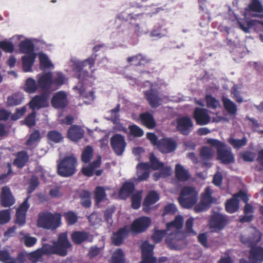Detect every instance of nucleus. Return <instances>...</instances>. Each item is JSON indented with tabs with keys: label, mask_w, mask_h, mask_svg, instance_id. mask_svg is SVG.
<instances>
[{
	"label": "nucleus",
	"mask_w": 263,
	"mask_h": 263,
	"mask_svg": "<svg viewBox=\"0 0 263 263\" xmlns=\"http://www.w3.org/2000/svg\"><path fill=\"white\" fill-rule=\"evenodd\" d=\"M124 254L121 249H117L112 254L110 263H125Z\"/></svg>",
	"instance_id": "obj_47"
},
{
	"label": "nucleus",
	"mask_w": 263,
	"mask_h": 263,
	"mask_svg": "<svg viewBox=\"0 0 263 263\" xmlns=\"http://www.w3.org/2000/svg\"><path fill=\"white\" fill-rule=\"evenodd\" d=\"M93 155V149L91 146H87L83 150L81 160L85 163H88L91 160Z\"/></svg>",
	"instance_id": "obj_51"
},
{
	"label": "nucleus",
	"mask_w": 263,
	"mask_h": 263,
	"mask_svg": "<svg viewBox=\"0 0 263 263\" xmlns=\"http://www.w3.org/2000/svg\"><path fill=\"white\" fill-rule=\"evenodd\" d=\"M177 143L170 138H162L159 140L158 149L163 154H168L174 152L177 148Z\"/></svg>",
	"instance_id": "obj_16"
},
{
	"label": "nucleus",
	"mask_w": 263,
	"mask_h": 263,
	"mask_svg": "<svg viewBox=\"0 0 263 263\" xmlns=\"http://www.w3.org/2000/svg\"><path fill=\"white\" fill-rule=\"evenodd\" d=\"M167 231V230H155L152 236V239L155 243L160 242L166 235Z\"/></svg>",
	"instance_id": "obj_55"
},
{
	"label": "nucleus",
	"mask_w": 263,
	"mask_h": 263,
	"mask_svg": "<svg viewBox=\"0 0 263 263\" xmlns=\"http://www.w3.org/2000/svg\"><path fill=\"white\" fill-rule=\"evenodd\" d=\"M38 87L36 81L32 78H28L26 80L24 89L26 92L31 93L36 92Z\"/></svg>",
	"instance_id": "obj_42"
},
{
	"label": "nucleus",
	"mask_w": 263,
	"mask_h": 263,
	"mask_svg": "<svg viewBox=\"0 0 263 263\" xmlns=\"http://www.w3.org/2000/svg\"><path fill=\"white\" fill-rule=\"evenodd\" d=\"M15 203V199L8 186L3 187L1 191V206L10 207Z\"/></svg>",
	"instance_id": "obj_24"
},
{
	"label": "nucleus",
	"mask_w": 263,
	"mask_h": 263,
	"mask_svg": "<svg viewBox=\"0 0 263 263\" xmlns=\"http://www.w3.org/2000/svg\"><path fill=\"white\" fill-rule=\"evenodd\" d=\"M228 142L234 148L239 149L247 144V139L245 136L241 139H237L233 137H230L228 139Z\"/></svg>",
	"instance_id": "obj_45"
},
{
	"label": "nucleus",
	"mask_w": 263,
	"mask_h": 263,
	"mask_svg": "<svg viewBox=\"0 0 263 263\" xmlns=\"http://www.w3.org/2000/svg\"><path fill=\"white\" fill-rule=\"evenodd\" d=\"M25 246L27 247H31L37 242V238L30 236L29 234H25L22 238Z\"/></svg>",
	"instance_id": "obj_56"
},
{
	"label": "nucleus",
	"mask_w": 263,
	"mask_h": 263,
	"mask_svg": "<svg viewBox=\"0 0 263 263\" xmlns=\"http://www.w3.org/2000/svg\"><path fill=\"white\" fill-rule=\"evenodd\" d=\"M80 196L82 205L85 208H89L91 204L90 193L87 191H83Z\"/></svg>",
	"instance_id": "obj_48"
},
{
	"label": "nucleus",
	"mask_w": 263,
	"mask_h": 263,
	"mask_svg": "<svg viewBox=\"0 0 263 263\" xmlns=\"http://www.w3.org/2000/svg\"><path fill=\"white\" fill-rule=\"evenodd\" d=\"M96 57L97 55L95 54L88 58L84 61L74 64L73 70L77 73V77L79 80L80 83L82 85L85 84V81L88 80L89 78L88 72L86 70L84 69V67L88 64L89 65V69L92 68L95 65Z\"/></svg>",
	"instance_id": "obj_7"
},
{
	"label": "nucleus",
	"mask_w": 263,
	"mask_h": 263,
	"mask_svg": "<svg viewBox=\"0 0 263 263\" xmlns=\"http://www.w3.org/2000/svg\"><path fill=\"white\" fill-rule=\"evenodd\" d=\"M135 190V184L131 182H124L119 191V196L122 199L129 197Z\"/></svg>",
	"instance_id": "obj_34"
},
{
	"label": "nucleus",
	"mask_w": 263,
	"mask_h": 263,
	"mask_svg": "<svg viewBox=\"0 0 263 263\" xmlns=\"http://www.w3.org/2000/svg\"><path fill=\"white\" fill-rule=\"evenodd\" d=\"M227 222V219L223 215L216 213L211 216L210 223L212 228L221 230L226 225Z\"/></svg>",
	"instance_id": "obj_25"
},
{
	"label": "nucleus",
	"mask_w": 263,
	"mask_h": 263,
	"mask_svg": "<svg viewBox=\"0 0 263 263\" xmlns=\"http://www.w3.org/2000/svg\"><path fill=\"white\" fill-rule=\"evenodd\" d=\"M144 96L152 108H157L162 104V99L159 91L156 89L151 88L145 91Z\"/></svg>",
	"instance_id": "obj_12"
},
{
	"label": "nucleus",
	"mask_w": 263,
	"mask_h": 263,
	"mask_svg": "<svg viewBox=\"0 0 263 263\" xmlns=\"http://www.w3.org/2000/svg\"><path fill=\"white\" fill-rule=\"evenodd\" d=\"M41 138L40 132L39 130H34L29 135V138L26 140L25 144L27 146H31L40 141Z\"/></svg>",
	"instance_id": "obj_46"
},
{
	"label": "nucleus",
	"mask_w": 263,
	"mask_h": 263,
	"mask_svg": "<svg viewBox=\"0 0 263 263\" xmlns=\"http://www.w3.org/2000/svg\"><path fill=\"white\" fill-rule=\"evenodd\" d=\"M26 256L23 252H20L15 258L12 257L8 252L1 251V261L3 263H25Z\"/></svg>",
	"instance_id": "obj_22"
},
{
	"label": "nucleus",
	"mask_w": 263,
	"mask_h": 263,
	"mask_svg": "<svg viewBox=\"0 0 263 263\" xmlns=\"http://www.w3.org/2000/svg\"><path fill=\"white\" fill-rule=\"evenodd\" d=\"M230 92L231 97L233 98L236 102L241 103L243 101V98L241 96L240 91L238 90L237 86H234L231 88Z\"/></svg>",
	"instance_id": "obj_57"
},
{
	"label": "nucleus",
	"mask_w": 263,
	"mask_h": 263,
	"mask_svg": "<svg viewBox=\"0 0 263 263\" xmlns=\"http://www.w3.org/2000/svg\"><path fill=\"white\" fill-rule=\"evenodd\" d=\"M47 138L49 141L54 143H60L63 139L62 134L60 132L55 130L49 131L47 135Z\"/></svg>",
	"instance_id": "obj_44"
},
{
	"label": "nucleus",
	"mask_w": 263,
	"mask_h": 263,
	"mask_svg": "<svg viewBox=\"0 0 263 263\" xmlns=\"http://www.w3.org/2000/svg\"><path fill=\"white\" fill-rule=\"evenodd\" d=\"M154 245H151L147 241H144L141 245L142 256L153 255Z\"/></svg>",
	"instance_id": "obj_53"
},
{
	"label": "nucleus",
	"mask_w": 263,
	"mask_h": 263,
	"mask_svg": "<svg viewBox=\"0 0 263 263\" xmlns=\"http://www.w3.org/2000/svg\"><path fill=\"white\" fill-rule=\"evenodd\" d=\"M85 131L80 125H72L67 132V137L74 142H78L84 136Z\"/></svg>",
	"instance_id": "obj_18"
},
{
	"label": "nucleus",
	"mask_w": 263,
	"mask_h": 263,
	"mask_svg": "<svg viewBox=\"0 0 263 263\" xmlns=\"http://www.w3.org/2000/svg\"><path fill=\"white\" fill-rule=\"evenodd\" d=\"M61 224V215L59 213H52L46 210L39 214L37 224L39 228L55 230Z\"/></svg>",
	"instance_id": "obj_3"
},
{
	"label": "nucleus",
	"mask_w": 263,
	"mask_h": 263,
	"mask_svg": "<svg viewBox=\"0 0 263 263\" xmlns=\"http://www.w3.org/2000/svg\"><path fill=\"white\" fill-rule=\"evenodd\" d=\"M212 192L209 186L205 188L204 193L202 194L200 201L205 204L209 207L214 202L215 199L212 196Z\"/></svg>",
	"instance_id": "obj_43"
},
{
	"label": "nucleus",
	"mask_w": 263,
	"mask_h": 263,
	"mask_svg": "<svg viewBox=\"0 0 263 263\" xmlns=\"http://www.w3.org/2000/svg\"><path fill=\"white\" fill-rule=\"evenodd\" d=\"M101 164V158L99 156L98 158L89 163L88 165L82 168L83 174L87 177H91L94 175L95 170L99 167Z\"/></svg>",
	"instance_id": "obj_33"
},
{
	"label": "nucleus",
	"mask_w": 263,
	"mask_h": 263,
	"mask_svg": "<svg viewBox=\"0 0 263 263\" xmlns=\"http://www.w3.org/2000/svg\"><path fill=\"white\" fill-rule=\"evenodd\" d=\"M36 57V53H32L24 55L22 58V68L24 72H26L32 71V67L34 64Z\"/></svg>",
	"instance_id": "obj_28"
},
{
	"label": "nucleus",
	"mask_w": 263,
	"mask_h": 263,
	"mask_svg": "<svg viewBox=\"0 0 263 263\" xmlns=\"http://www.w3.org/2000/svg\"><path fill=\"white\" fill-rule=\"evenodd\" d=\"M143 16V13L134 14L123 11L119 14L117 18L121 21L127 22L129 24L134 25L135 31L139 32L140 27L138 23L141 21Z\"/></svg>",
	"instance_id": "obj_8"
},
{
	"label": "nucleus",
	"mask_w": 263,
	"mask_h": 263,
	"mask_svg": "<svg viewBox=\"0 0 263 263\" xmlns=\"http://www.w3.org/2000/svg\"><path fill=\"white\" fill-rule=\"evenodd\" d=\"M194 218L190 217L186 221L185 224V233L192 235H196V232L193 229Z\"/></svg>",
	"instance_id": "obj_58"
},
{
	"label": "nucleus",
	"mask_w": 263,
	"mask_h": 263,
	"mask_svg": "<svg viewBox=\"0 0 263 263\" xmlns=\"http://www.w3.org/2000/svg\"><path fill=\"white\" fill-rule=\"evenodd\" d=\"M258 17L260 18V20H250L247 22L246 26L241 22H238V23L240 28L245 32L247 33L249 32L250 29L252 26L256 25L257 24H259L263 27V15H259Z\"/></svg>",
	"instance_id": "obj_41"
},
{
	"label": "nucleus",
	"mask_w": 263,
	"mask_h": 263,
	"mask_svg": "<svg viewBox=\"0 0 263 263\" xmlns=\"http://www.w3.org/2000/svg\"><path fill=\"white\" fill-rule=\"evenodd\" d=\"M77 165V159L74 156L65 157L58 165V174L63 177H70L74 174Z\"/></svg>",
	"instance_id": "obj_5"
},
{
	"label": "nucleus",
	"mask_w": 263,
	"mask_h": 263,
	"mask_svg": "<svg viewBox=\"0 0 263 263\" xmlns=\"http://www.w3.org/2000/svg\"><path fill=\"white\" fill-rule=\"evenodd\" d=\"M198 193L195 187L190 186H184L181 190L178 201L184 208H191L197 201Z\"/></svg>",
	"instance_id": "obj_4"
},
{
	"label": "nucleus",
	"mask_w": 263,
	"mask_h": 263,
	"mask_svg": "<svg viewBox=\"0 0 263 263\" xmlns=\"http://www.w3.org/2000/svg\"><path fill=\"white\" fill-rule=\"evenodd\" d=\"M20 52L22 53L26 54V55L35 53L34 45L33 43L29 39H25L21 41L18 45Z\"/></svg>",
	"instance_id": "obj_32"
},
{
	"label": "nucleus",
	"mask_w": 263,
	"mask_h": 263,
	"mask_svg": "<svg viewBox=\"0 0 263 263\" xmlns=\"http://www.w3.org/2000/svg\"><path fill=\"white\" fill-rule=\"evenodd\" d=\"M67 96L65 92L60 91L56 92L52 97L51 104L56 109H63L68 105Z\"/></svg>",
	"instance_id": "obj_17"
},
{
	"label": "nucleus",
	"mask_w": 263,
	"mask_h": 263,
	"mask_svg": "<svg viewBox=\"0 0 263 263\" xmlns=\"http://www.w3.org/2000/svg\"><path fill=\"white\" fill-rule=\"evenodd\" d=\"M175 176L179 181H186L189 179L190 175L181 164H177L175 166Z\"/></svg>",
	"instance_id": "obj_37"
},
{
	"label": "nucleus",
	"mask_w": 263,
	"mask_h": 263,
	"mask_svg": "<svg viewBox=\"0 0 263 263\" xmlns=\"http://www.w3.org/2000/svg\"><path fill=\"white\" fill-rule=\"evenodd\" d=\"M128 231L125 227L119 229L113 233L111 237L112 243L116 246H120L128 236Z\"/></svg>",
	"instance_id": "obj_26"
},
{
	"label": "nucleus",
	"mask_w": 263,
	"mask_h": 263,
	"mask_svg": "<svg viewBox=\"0 0 263 263\" xmlns=\"http://www.w3.org/2000/svg\"><path fill=\"white\" fill-rule=\"evenodd\" d=\"M159 199L158 194L154 191H151L145 198L143 202V209L148 208L151 205L155 204Z\"/></svg>",
	"instance_id": "obj_39"
},
{
	"label": "nucleus",
	"mask_w": 263,
	"mask_h": 263,
	"mask_svg": "<svg viewBox=\"0 0 263 263\" xmlns=\"http://www.w3.org/2000/svg\"><path fill=\"white\" fill-rule=\"evenodd\" d=\"M94 196L96 202L100 203L106 197L104 189L100 186L96 187L94 192Z\"/></svg>",
	"instance_id": "obj_52"
},
{
	"label": "nucleus",
	"mask_w": 263,
	"mask_h": 263,
	"mask_svg": "<svg viewBox=\"0 0 263 263\" xmlns=\"http://www.w3.org/2000/svg\"><path fill=\"white\" fill-rule=\"evenodd\" d=\"M16 158L13 161V164L19 168H22L29 160V156L27 152L22 151L15 154Z\"/></svg>",
	"instance_id": "obj_31"
},
{
	"label": "nucleus",
	"mask_w": 263,
	"mask_h": 263,
	"mask_svg": "<svg viewBox=\"0 0 263 263\" xmlns=\"http://www.w3.org/2000/svg\"><path fill=\"white\" fill-rule=\"evenodd\" d=\"M137 168V180L142 181L146 180L149 176V165L147 162H141L138 164Z\"/></svg>",
	"instance_id": "obj_27"
},
{
	"label": "nucleus",
	"mask_w": 263,
	"mask_h": 263,
	"mask_svg": "<svg viewBox=\"0 0 263 263\" xmlns=\"http://www.w3.org/2000/svg\"><path fill=\"white\" fill-rule=\"evenodd\" d=\"M152 222L150 218L146 216H141L135 219L130 225L131 231L139 234L145 232Z\"/></svg>",
	"instance_id": "obj_9"
},
{
	"label": "nucleus",
	"mask_w": 263,
	"mask_h": 263,
	"mask_svg": "<svg viewBox=\"0 0 263 263\" xmlns=\"http://www.w3.org/2000/svg\"><path fill=\"white\" fill-rule=\"evenodd\" d=\"M39 184V181L38 177L36 176H32L29 182V186L27 190L28 193H32L38 186Z\"/></svg>",
	"instance_id": "obj_59"
},
{
	"label": "nucleus",
	"mask_w": 263,
	"mask_h": 263,
	"mask_svg": "<svg viewBox=\"0 0 263 263\" xmlns=\"http://www.w3.org/2000/svg\"><path fill=\"white\" fill-rule=\"evenodd\" d=\"M263 12V6L259 0H252L247 7L245 9L246 17L259 16L258 13Z\"/></svg>",
	"instance_id": "obj_15"
},
{
	"label": "nucleus",
	"mask_w": 263,
	"mask_h": 263,
	"mask_svg": "<svg viewBox=\"0 0 263 263\" xmlns=\"http://www.w3.org/2000/svg\"><path fill=\"white\" fill-rule=\"evenodd\" d=\"M24 99V95L21 92L13 93L8 97L6 105L8 107H12L20 105Z\"/></svg>",
	"instance_id": "obj_36"
},
{
	"label": "nucleus",
	"mask_w": 263,
	"mask_h": 263,
	"mask_svg": "<svg viewBox=\"0 0 263 263\" xmlns=\"http://www.w3.org/2000/svg\"><path fill=\"white\" fill-rule=\"evenodd\" d=\"M213 154V150L208 146H203L201 148L200 158L204 166H211L212 164L208 161L212 158Z\"/></svg>",
	"instance_id": "obj_29"
},
{
	"label": "nucleus",
	"mask_w": 263,
	"mask_h": 263,
	"mask_svg": "<svg viewBox=\"0 0 263 263\" xmlns=\"http://www.w3.org/2000/svg\"><path fill=\"white\" fill-rule=\"evenodd\" d=\"M224 108L231 115H235L237 111V105L230 99L222 96L221 98Z\"/></svg>",
	"instance_id": "obj_35"
},
{
	"label": "nucleus",
	"mask_w": 263,
	"mask_h": 263,
	"mask_svg": "<svg viewBox=\"0 0 263 263\" xmlns=\"http://www.w3.org/2000/svg\"><path fill=\"white\" fill-rule=\"evenodd\" d=\"M40 65L41 68H49L53 66L47 56L44 54L40 55Z\"/></svg>",
	"instance_id": "obj_61"
},
{
	"label": "nucleus",
	"mask_w": 263,
	"mask_h": 263,
	"mask_svg": "<svg viewBox=\"0 0 263 263\" xmlns=\"http://www.w3.org/2000/svg\"><path fill=\"white\" fill-rule=\"evenodd\" d=\"M205 100L206 102V106L208 108L216 109L220 105L219 101L211 95H206Z\"/></svg>",
	"instance_id": "obj_54"
},
{
	"label": "nucleus",
	"mask_w": 263,
	"mask_h": 263,
	"mask_svg": "<svg viewBox=\"0 0 263 263\" xmlns=\"http://www.w3.org/2000/svg\"><path fill=\"white\" fill-rule=\"evenodd\" d=\"M29 198V197H28L25 199L24 201L20 205L17 209L16 213L26 215L27 212L30 207L29 204L28 203Z\"/></svg>",
	"instance_id": "obj_63"
},
{
	"label": "nucleus",
	"mask_w": 263,
	"mask_h": 263,
	"mask_svg": "<svg viewBox=\"0 0 263 263\" xmlns=\"http://www.w3.org/2000/svg\"><path fill=\"white\" fill-rule=\"evenodd\" d=\"M67 224L69 226L74 224L78 220V217L73 211H69L63 214Z\"/></svg>",
	"instance_id": "obj_50"
},
{
	"label": "nucleus",
	"mask_w": 263,
	"mask_h": 263,
	"mask_svg": "<svg viewBox=\"0 0 263 263\" xmlns=\"http://www.w3.org/2000/svg\"><path fill=\"white\" fill-rule=\"evenodd\" d=\"M128 128L130 134L134 137H141L143 135V130L136 125H130Z\"/></svg>",
	"instance_id": "obj_62"
},
{
	"label": "nucleus",
	"mask_w": 263,
	"mask_h": 263,
	"mask_svg": "<svg viewBox=\"0 0 263 263\" xmlns=\"http://www.w3.org/2000/svg\"><path fill=\"white\" fill-rule=\"evenodd\" d=\"M193 117L196 123L199 125H207L211 121L208 110L204 108L196 107L193 111Z\"/></svg>",
	"instance_id": "obj_10"
},
{
	"label": "nucleus",
	"mask_w": 263,
	"mask_h": 263,
	"mask_svg": "<svg viewBox=\"0 0 263 263\" xmlns=\"http://www.w3.org/2000/svg\"><path fill=\"white\" fill-rule=\"evenodd\" d=\"M131 200L132 208L135 210L139 209L141 205V194L140 193L133 194L131 197Z\"/></svg>",
	"instance_id": "obj_60"
},
{
	"label": "nucleus",
	"mask_w": 263,
	"mask_h": 263,
	"mask_svg": "<svg viewBox=\"0 0 263 263\" xmlns=\"http://www.w3.org/2000/svg\"><path fill=\"white\" fill-rule=\"evenodd\" d=\"M239 199L233 195V197L228 199L226 203V210L230 213L237 212L239 209Z\"/></svg>",
	"instance_id": "obj_40"
},
{
	"label": "nucleus",
	"mask_w": 263,
	"mask_h": 263,
	"mask_svg": "<svg viewBox=\"0 0 263 263\" xmlns=\"http://www.w3.org/2000/svg\"><path fill=\"white\" fill-rule=\"evenodd\" d=\"M183 225V218L181 215H177L175 217L174 220L166 224L167 230H170L171 228H174L176 230L170 233L165 239V242L171 249L175 248V243L177 240V236L178 235V232L177 230L181 229Z\"/></svg>",
	"instance_id": "obj_6"
},
{
	"label": "nucleus",
	"mask_w": 263,
	"mask_h": 263,
	"mask_svg": "<svg viewBox=\"0 0 263 263\" xmlns=\"http://www.w3.org/2000/svg\"><path fill=\"white\" fill-rule=\"evenodd\" d=\"M71 247V244L68 239L67 233H61L58 235L57 241H53V245L43 243L42 248L30 253L31 258L37 260L44 255H58L60 256H65L67 255V249Z\"/></svg>",
	"instance_id": "obj_1"
},
{
	"label": "nucleus",
	"mask_w": 263,
	"mask_h": 263,
	"mask_svg": "<svg viewBox=\"0 0 263 263\" xmlns=\"http://www.w3.org/2000/svg\"><path fill=\"white\" fill-rule=\"evenodd\" d=\"M30 108L32 110L39 109L41 108L47 107L49 103L46 96L44 95H36L29 102Z\"/></svg>",
	"instance_id": "obj_23"
},
{
	"label": "nucleus",
	"mask_w": 263,
	"mask_h": 263,
	"mask_svg": "<svg viewBox=\"0 0 263 263\" xmlns=\"http://www.w3.org/2000/svg\"><path fill=\"white\" fill-rule=\"evenodd\" d=\"M149 169L158 170L164 167V164L160 162L153 153L151 154L149 156Z\"/></svg>",
	"instance_id": "obj_49"
},
{
	"label": "nucleus",
	"mask_w": 263,
	"mask_h": 263,
	"mask_svg": "<svg viewBox=\"0 0 263 263\" xmlns=\"http://www.w3.org/2000/svg\"><path fill=\"white\" fill-rule=\"evenodd\" d=\"M110 145L116 155H121L126 145L124 136L119 134L112 136L110 138Z\"/></svg>",
	"instance_id": "obj_11"
},
{
	"label": "nucleus",
	"mask_w": 263,
	"mask_h": 263,
	"mask_svg": "<svg viewBox=\"0 0 263 263\" xmlns=\"http://www.w3.org/2000/svg\"><path fill=\"white\" fill-rule=\"evenodd\" d=\"M126 61L130 65L135 66H144L147 64L151 63L152 59L149 58L147 55L141 53H138L135 55L128 57L126 59Z\"/></svg>",
	"instance_id": "obj_20"
},
{
	"label": "nucleus",
	"mask_w": 263,
	"mask_h": 263,
	"mask_svg": "<svg viewBox=\"0 0 263 263\" xmlns=\"http://www.w3.org/2000/svg\"><path fill=\"white\" fill-rule=\"evenodd\" d=\"M177 129L183 135H188L193 130V123L187 116L179 118L177 120Z\"/></svg>",
	"instance_id": "obj_13"
},
{
	"label": "nucleus",
	"mask_w": 263,
	"mask_h": 263,
	"mask_svg": "<svg viewBox=\"0 0 263 263\" xmlns=\"http://www.w3.org/2000/svg\"><path fill=\"white\" fill-rule=\"evenodd\" d=\"M217 159L224 164H230L235 162V158L231 149L225 144L217 152Z\"/></svg>",
	"instance_id": "obj_14"
},
{
	"label": "nucleus",
	"mask_w": 263,
	"mask_h": 263,
	"mask_svg": "<svg viewBox=\"0 0 263 263\" xmlns=\"http://www.w3.org/2000/svg\"><path fill=\"white\" fill-rule=\"evenodd\" d=\"M139 119L142 124L148 129H153L156 125L153 115L148 112L141 113L139 115Z\"/></svg>",
	"instance_id": "obj_30"
},
{
	"label": "nucleus",
	"mask_w": 263,
	"mask_h": 263,
	"mask_svg": "<svg viewBox=\"0 0 263 263\" xmlns=\"http://www.w3.org/2000/svg\"><path fill=\"white\" fill-rule=\"evenodd\" d=\"M261 236L258 231L253 230L248 235H241L240 241L244 245L250 247L249 253V261L244 259L240 260L239 263H262L263 262V248L256 247L260 241Z\"/></svg>",
	"instance_id": "obj_2"
},
{
	"label": "nucleus",
	"mask_w": 263,
	"mask_h": 263,
	"mask_svg": "<svg viewBox=\"0 0 263 263\" xmlns=\"http://www.w3.org/2000/svg\"><path fill=\"white\" fill-rule=\"evenodd\" d=\"M151 37H156L158 38H161L165 35L163 34L162 31V26L158 24L156 25L153 30L150 33Z\"/></svg>",
	"instance_id": "obj_64"
},
{
	"label": "nucleus",
	"mask_w": 263,
	"mask_h": 263,
	"mask_svg": "<svg viewBox=\"0 0 263 263\" xmlns=\"http://www.w3.org/2000/svg\"><path fill=\"white\" fill-rule=\"evenodd\" d=\"M37 85L39 88L44 91H49L52 85V74L50 72L42 74H39L37 77Z\"/></svg>",
	"instance_id": "obj_19"
},
{
	"label": "nucleus",
	"mask_w": 263,
	"mask_h": 263,
	"mask_svg": "<svg viewBox=\"0 0 263 263\" xmlns=\"http://www.w3.org/2000/svg\"><path fill=\"white\" fill-rule=\"evenodd\" d=\"M71 239L74 244L80 245L85 241L92 242L93 237L89 232L84 231H76L71 234Z\"/></svg>",
	"instance_id": "obj_21"
},
{
	"label": "nucleus",
	"mask_w": 263,
	"mask_h": 263,
	"mask_svg": "<svg viewBox=\"0 0 263 263\" xmlns=\"http://www.w3.org/2000/svg\"><path fill=\"white\" fill-rule=\"evenodd\" d=\"M254 212V208L253 205L248 203H246L243 208V213L245 215L240 218L239 221L240 222L245 223L251 221L254 218L253 213Z\"/></svg>",
	"instance_id": "obj_38"
}]
</instances>
